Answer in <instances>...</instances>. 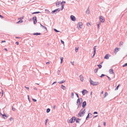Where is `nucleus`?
I'll return each mask as SVG.
<instances>
[{
  "label": "nucleus",
  "instance_id": "obj_42",
  "mask_svg": "<svg viewBox=\"0 0 127 127\" xmlns=\"http://www.w3.org/2000/svg\"><path fill=\"white\" fill-rule=\"evenodd\" d=\"M79 98H78L77 99V101L76 102V104L78 105V104L79 102Z\"/></svg>",
  "mask_w": 127,
  "mask_h": 127
},
{
  "label": "nucleus",
  "instance_id": "obj_8",
  "mask_svg": "<svg viewBox=\"0 0 127 127\" xmlns=\"http://www.w3.org/2000/svg\"><path fill=\"white\" fill-rule=\"evenodd\" d=\"M70 17L72 21H75L76 20V18L74 16L71 15L70 16Z\"/></svg>",
  "mask_w": 127,
  "mask_h": 127
},
{
  "label": "nucleus",
  "instance_id": "obj_11",
  "mask_svg": "<svg viewBox=\"0 0 127 127\" xmlns=\"http://www.w3.org/2000/svg\"><path fill=\"white\" fill-rule=\"evenodd\" d=\"M96 46H95L94 47L93 50H94V52L93 53V56H94L96 53V48L95 47H96Z\"/></svg>",
  "mask_w": 127,
  "mask_h": 127
},
{
  "label": "nucleus",
  "instance_id": "obj_17",
  "mask_svg": "<svg viewBox=\"0 0 127 127\" xmlns=\"http://www.w3.org/2000/svg\"><path fill=\"white\" fill-rule=\"evenodd\" d=\"M79 78H80V80H81V81H82V82H83V77L81 75H80V76H79Z\"/></svg>",
  "mask_w": 127,
  "mask_h": 127
},
{
  "label": "nucleus",
  "instance_id": "obj_16",
  "mask_svg": "<svg viewBox=\"0 0 127 127\" xmlns=\"http://www.w3.org/2000/svg\"><path fill=\"white\" fill-rule=\"evenodd\" d=\"M32 34L34 35H41V33H40L36 32Z\"/></svg>",
  "mask_w": 127,
  "mask_h": 127
},
{
  "label": "nucleus",
  "instance_id": "obj_14",
  "mask_svg": "<svg viewBox=\"0 0 127 127\" xmlns=\"http://www.w3.org/2000/svg\"><path fill=\"white\" fill-rule=\"evenodd\" d=\"M85 12L87 14H90V10L89 9V7H88L87 9V10L85 11Z\"/></svg>",
  "mask_w": 127,
  "mask_h": 127
},
{
  "label": "nucleus",
  "instance_id": "obj_64",
  "mask_svg": "<svg viewBox=\"0 0 127 127\" xmlns=\"http://www.w3.org/2000/svg\"><path fill=\"white\" fill-rule=\"evenodd\" d=\"M5 42V40H2L1 41V42L2 43Z\"/></svg>",
  "mask_w": 127,
  "mask_h": 127
},
{
  "label": "nucleus",
  "instance_id": "obj_52",
  "mask_svg": "<svg viewBox=\"0 0 127 127\" xmlns=\"http://www.w3.org/2000/svg\"><path fill=\"white\" fill-rule=\"evenodd\" d=\"M70 63H71V64L72 65H74V62H71Z\"/></svg>",
  "mask_w": 127,
  "mask_h": 127
},
{
  "label": "nucleus",
  "instance_id": "obj_22",
  "mask_svg": "<svg viewBox=\"0 0 127 127\" xmlns=\"http://www.w3.org/2000/svg\"><path fill=\"white\" fill-rule=\"evenodd\" d=\"M61 88L64 90L66 89V88L64 86L62 85H61Z\"/></svg>",
  "mask_w": 127,
  "mask_h": 127
},
{
  "label": "nucleus",
  "instance_id": "obj_9",
  "mask_svg": "<svg viewBox=\"0 0 127 127\" xmlns=\"http://www.w3.org/2000/svg\"><path fill=\"white\" fill-rule=\"evenodd\" d=\"M86 105V101H84L82 103V107L83 108H84Z\"/></svg>",
  "mask_w": 127,
  "mask_h": 127
},
{
  "label": "nucleus",
  "instance_id": "obj_24",
  "mask_svg": "<svg viewBox=\"0 0 127 127\" xmlns=\"http://www.w3.org/2000/svg\"><path fill=\"white\" fill-rule=\"evenodd\" d=\"M108 94L107 92H105L104 93V98L106 96L108 95Z\"/></svg>",
  "mask_w": 127,
  "mask_h": 127
},
{
  "label": "nucleus",
  "instance_id": "obj_43",
  "mask_svg": "<svg viewBox=\"0 0 127 127\" xmlns=\"http://www.w3.org/2000/svg\"><path fill=\"white\" fill-rule=\"evenodd\" d=\"M76 122L77 123H78L79 124V120H78L77 118L76 119Z\"/></svg>",
  "mask_w": 127,
  "mask_h": 127
},
{
  "label": "nucleus",
  "instance_id": "obj_27",
  "mask_svg": "<svg viewBox=\"0 0 127 127\" xmlns=\"http://www.w3.org/2000/svg\"><path fill=\"white\" fill-rule=\"evenodd\" d=\"M120 86V84H119L116 87V88L115 90H117L118 89V88Z\"/></svg>",
  "mask_w": 127,
  "mask_h": 127
},
{
  "label": "nucleus",
  "instance_id": "obj_34",
  "mask_svg": "<svg viewBox=\"0 0 127 127\" xmlns=\"http://www.w3.org/2000/svg\"><path fill=\"white\" fill-rule=\"evenodd\" d=\"M98 69V68H97L96 69H95L94 70V71L95 73H96L97 72Z\"/></svg>",
  "mask_w": 127,
  "mask_h": 127
},
{
  "label": "nucleus",
  "instance_id": "obj_6",
  "mask_svg": "<svg viewBox=\"0 0 127 127\" xmlns=\"http://www.w3.org/2000/svg\"><path fill=\"white\" fill-rule=\"evenodd\" d=\"M99 18L100 21L102 23L104 22L105 19L102 16H100Z\"/></svg>",
  "mask_w": 127,
  "mask_h": 127
},
{
  "label": "nucleus",
  "instance_id": "obj_35",
  "mask_svg": "<svg viewBox=\"0 0 127 127\" xmlns=\"http://www.w3.org/2000/svg\"><path fill=\"white\" fill-rule=\"evenodd\" d=\"M48 121V119H47L46 120L45 122V125H46L47 124V121Z\"/></svg>",
  "mask_w": 127,
  "mask_h": 127
},
{
  "label": "nucleus",
  "instance_id": "obj_31",
  "mask_svg": "<svg viewBox=\"0 0 127 127\" xmlns=\"http://www.w3.org/2000/svg\"><path fill=\"white\" fill-rule=\"evenodd\" d=\"M74 93L72 92L71 93V97L72 98H74Z\"/></svg>",
  "mask_w": 127,
  "mask_h": 127
},
{
  "label": "nucleus",
  "instance_id": "obj_63",
  "mask_svg": "<svg viewBox=\"0 0 127 127\" xmlns=\"http://www.w3.org/2000/svg\"><path fill=\"white\" fill-rule=\"evenodd\" d=\"M104 125V126H105L106 125V123L105 122H104L103 124Z\"/></svg>",
  "mask_w": 127,
  "mask_h": 127
},
{
  "label": "nucleus",
  "instance_id": "obj_61",
  "mask_svg": "<svg viewBox=\"0 0 127 127\" xmlns=\"http://www.w3.org/2000/svg\"><path fill=\"white\" fill-rule=\"evenodd\" d=\"M50 64V63L49 62H48L46 63V64Z\"/></svg>",
  "mask_w": 127,
  "mask_h": 127
},
{
  "label": "nucleus",
  "instance_id": "obj_32",
  "mask_svg": "<svg viewBox=\"0 0 127 127\" xmlns=\"http://www.w3.org/2000/svg\"><path fill=\"white\" fill-rule=\"evenodd\" d=\"M78 47H76L75 48V51L76 52H78Z\"/></svg>",
  "mask_w": 127,
  "mask_h": 127
},
{
  "label": "nucleus",
  "instance_id": "obj_59",
  "mask_svg": "<svg viewBox=\"0 0 127 127\" xmlns=\"http://www.w3.org/2000/svg\"><path fill=\"white\" fill-rule=\"evenodd\" d=\"M91 25L90 23H88L87 24V25L88 26L89 25Z\"/></svg>",
  "mask_w": 127,
  "mask_h": 127
},
{
  "label": "nucleus",
  "instance_id": "obj_37",
  "mask_svg": "<svg viewBox=\"0 0 127 127\" xmlns=\"http://www.w3.org/2000/svg\"><path fill=\"white\" fill-rule=\"evenodd\" d=\"M54 30L55 31V32H60V31H58L56 29H54Z\"/></svg>",
  "mask_w": 127,
  "mask_h": 127
},
{
  "label": "nucleus",
  "instance_id": "obj_25",
  "mask_svg": "<svg viewBox=\"0 0 127 127\" xmlns=\"http://www.w3.org/2000/svg\"><path fill=\"white\" fill-rule=\"evenodd\" d=\"M61 2V1H59L58 2L56 3V6L59 7V3Z\"/></svg>",
  "mask_w": 127,
  "mask_h": 127
},
{
  "label": "nucleus",
  "instance_id": "obj_28",
  "mask_svg": "<svg viewBox=\"0 0 127 127\" xmlns=\"http://www.w3.org/2000/svg\"><path fill=\"white\" fill-rule=\"evenodd\" d=\"M50 111V109L49 108H48L47 109L46 112L47 113H48Z\"/></svg>",
  "mask_w": 127,
  "mask_h": 127
},
{
  "label": "nucleus",
  "instance_id": "obj_18",
  "mask_svg": "<svg viewBox=\"0 0 127 127\" xmlns=\"http://www.w3.org/2000/svg\"><path fill=\"white\" fill-rule=\"evenodd\" d=\"M104 58L105 59H108L109 58L108 55V54L106 55L104 57Z\"/></svg>",
  "mask_w": 127,
  "mask_h": 127
},
{
  "label": "nucleus",
  "instance_id": "obj_57",
  "mask_svg": "<svg viewBox=\"0 0 127 127\" xmlns=\"http://www.w3.org/2000/svg\"><path fill=\"white\" fill-rule=\"evenodd\" d=\"M57 83V82L56 81L54 82L52 84V85H53L55 83Z\"/></svg>",
  "mask_w": 127,
  "mask_h": 127
},
{
  "label": "nucleus",
  "instance_id": "obj_29",
  "mask_svg": "<svg viewBox=\"0 0 127 127\" xmlns=\"http://www.w3.org/2000/svg\"><path fill=\"white\" fill-rule=\"evenodd\" d=\"M40 12H39L38 11V12H34L33 13H32V14H38L39 13H40Z\"/></svg>",
  "mask_w": 127,
  "mask_h": 127
},
{
  "label": "nucleus",
  "instance_id": "obj_40",
  "mask_svg": "<svg viewBox=\"0 0 127 127\" xmlns=\"http://www.w3.org/2000/svg\"><path fill=\"white\" fill-rule=\"evenodd\" d=\"M123 42L122 41H121L120 43V45H123Z\"/></svg>",
  "mask_w": 127,
  "mask_h": 127
},
{
  "label": "nucleus",
  "instance_id": "obj_53",
  "mask_svg": "<svg viewBox=\"0 0 127 127\" xmlns=\"http://www.w3.org/2000/svg\"><path fill=\"white\" fill-rule=\"evenodd\" d=\"M13 119V118H12V117H11L10 119V121H12V120Z\"/></svg>",
  "mask_w": 127,
  "mask_h": 127
},
{
  "label": "nucleus",
  "instance_id": "obj_55",
  "mask_svg": "<svg viewBox=\"0 0 127 127\" xmlns=\"http://www.w3.org/2000/svg\"><path fill=\"white\" fill-rule=\"evenodd\" d=\"M0 17L1 18H3V16H2L1 15H0Z\"/></svg>",
  "mask_w": 127,
  "mask_h": 127
},
{
  "label": "nucleus",
  "instance_id": "obj_33",
  "mask_svg": "<svg viewBox=\"0 0 127 127\" xmlns=\"http://www.w3.org/2000/svg\"><path fill=\"white\" fill-rule=\"evenodd\" d=\"M23 22V21L22 20H20L19 21H18L17 22V23L18 24L20 23H21Z\"/></svg>",
  "mask_w": 127,
  "mask_h": 127
},
{
  "label": "nucleus",
  "instance_id": "obj_58",
  "mask_svg": "<svg viewBox=\"0 0 127 127\" xmlns=\"http://www.w3.org/2000/svg\"><path fill=\"white\" fill-rule=\"evenodd\" d=\"M97 112L96 111L94 113V114H97Z\"/></svg>",
  "mask_w": 127,
  "mask_h": 127
},
{
  "label": "nucleus",
  "instance_id": "obj_49",
  "mask_svg": "<svg viewBox=\"0 0 127 127\" xmlns=\"http://www.w3.org/2000/svg\"><path fill=\"white\" fill-rule=\"evenodd\" d=\"M25 87L28 90H29V87H26V86H25Z\"/></svg>",
  "mask_w": 127,
  "mask_h": 127
},
{
  "label": "nucleus",
  "instance_id": "obj_7",
  "mask_svg": "<svg viewBox=\"0 0 127 127\" xmlns=\"http://www.w3.org/2000/svg\"><path fill=\"white\" fill-rule=\"evenodd\" d=\"M32 19L33 20L34 24H35L37 22L36 17L35 16L34 17H33Z\"/></svg>",
  "mask_w": 127,
  "mask_h": 127
},
{
  "label": "nucleus",
  "instance_id": "obj_5",
  "mask_svg": "<svg viewBox=\"0 0 127 127\" xmlns=\"http://www.w3.org/2000/svg\"><path fill=\"white\" fill-rule=\"evenodd\" d=\"M60 11V8H58L52 11L51 13L52 14H53L54 13L55 14H56V13L59 12Z\"/></svg>",
  "mask_w": 127,
  "mask_h": 127
},
{
  "label": "nucleus",
  "instance_id": "obj_48",
  "mask_svg": "<svg viewBox=\"0 0 127 127\" xmlns=\"http://www.w3.org/2000/svg\"><path fill=\"white\" fill-rule=\"evenodd\" d=\"M32 100L34 101V102H36V101H37V100L36 99H33V98L32 99Z\"/></svg>",
  "mask_w": 127,
  "mask_h": 127
},
{
  "label": "nucleus",
  "instance_id": "obj_45",
  "mask_svg": "<svg viewBox=\"0 0 127 127\" xmlns=\"http://www.w3.org/2000/svg\"><path fill=\"white\" fill-rule=\"evenodd\" d=\"M24 17H20V18H18V20L20 19V20H22L23 19Z\"/></svg>",
  "mask_w": 127,
  "mask_h": 127
},
{
  "label": "nucleus",
  "instance_id": "obj_54",
  "mask_svg": "<svg viewBox=\"0 0 127 127\" xmlns=\"http://www.w3.org/2000/svg\"><path fill=\"white\" fill-rule=\"evenodd\" d=\"M80 112H79V113L77 115V116H79L80 117Z\"/></svg>",
  "mask_w": 127,
  "mask_h": 127
},
{
  "label": "nucleus",
  "instance_id": "obj_26",
  "mask_svg": "<svg viewBox=\"0 0 127 127\" xmlns=\"http://www.w3.org/2000/svg\"><path fill=\"white\" fill-rule=\"evenodd\" d=\"M88 114H89L90 118H91L92 117L93 115L91 113H88Z\"/></svg>",
  "mask_w": 127,
  "mask_h": 127
},
{
  "label": "nucleus",
  "instance_id": "obj_3",
  "mask_svg": "<svg viewBox=\"0 0 127 127\" xmlns=\"http://www.w3.org/2000/svg\"><path fill=\"white\" fill-rule=\"evenodd\" d=\"M99 84L98 82H94L92 80L90 81V84L93 86H97Z\"/></svg>",
  "mask_w": 127,
  "mask_h": 127
},
{
  "label": "nucleus",
  "instance_id": "obj_30",
  "mask_svg": "<svg viewBox=\"0 0 127 127\" xmlns=\"http://www.w3.org/2000/svg\"><path fill=\"white\" fill-rule=\"evenodd\" d=\"M63 57H60V59L61 60V64L63 62Z\"/></svg>",
  "mask_w": 127,
  "mask_h": 127
},
{
  "label": "nucleus",
  "instance_id": "obj_12",
  "mask_svg": "<svg viewBox=\"0 0 127 127\" xmlns=\"http://www.w3.org/2000/svg\"><path fill=\"white\" fill-rule=\"evenodd\" d=\"M87 92L88 91L86 90H84L82 91V94L83 95H85L86 93H87Z\"/></svg>",
  "mask_w": 127,
  "mask_h": 127
},
{
  "label": "nucleus",
  "instance_id": "obj_23",
  "mask_svg": "<svg viewBox=\"0 0 127 127\" xmlns=\"http://www.w3.org/2000/svg\"><path fill=\"white\" fill-rule=\"evenodd\" d=\"M40 25L41 27H42L43 28H44L45 29H46V30L47 31V29L45 26L41 24H40Z\"/></svg>",
  "mask_w": 127,
  "mask_h": 127
},
{
  "label": "nucleus",
  "instance_id": "obj_47",
  "mask_svg": "<svg viewBox=\"0 0 127 127\" xmlns=\"http://www.w3.org/2000/svg\"><path fill=\"white\" fill-rule=\"evenodd\" d=\"M75 94L76 95L77 97L78 98H79V96L78 94L77 93H75Z\"/></svg>",
  "mask_w": 127,
  "mask_h": 127
},
{
  "label": "nucleus",
  "instance_id": "obj_46",
  "mask_svg": "<svg viewBox=\"0 0 127 127\" xmlns=\"http://www.w3.org/2000/svg\"><path fill=\"white\" fill-rule=\"evenodd\" d=\"M61 42L62 44H64V42L62 40H61Z\"/></svg>",
  "mask_w": 127,
  "mask_h": 127
},
{
  "label": "nucleus",
  "instance_id": "obj_56",
  "mask_svg": "<svg viewBox=\"0 0 127 127\" xmlns=\"http://www.w3.org/2000/svg\"><path fill=\"white\" fill-rule=\"evenodd\" d=\"M27 96H28V100H29V101L30 102V98L29 97V95H28Z\"/></svg>",
  "mask_w": 127,
  "mask_h": 127
},
{
  "label": "nucleus",
  "instance_id": "obj_41",
  "mask_svg": "<svg viewBox=\"0 0 127 127\" xmlns=\"http://www.w3.org/2000/svg\"><path fill=\"white\" fill-rule=\"evenodd\" d=\"M106 75H105V74H102L101 75V76H100V77H101V78H102V77H103V76H106Z\"/></svg>",
  "mask_w": 127,
  "mask_h": 127
},
{
  "label": "nucleus",
  "instance_id": "obj_15",
  "mask_svg": "<svg viewBox=\"0 0 127 127\" xmlns=\"http://www.w3.org/2000/svg\"><path fill=\"white\" fill-rule=\"evenodd\" d=\"M109 72L110 74H113L114 73L113 70L112 69H110L109 70Z\"/></svg>",
  "mask_w": 127,
  "mask_h": 127
},
{
  "label": "nucleus",
  "instance_id": "obj_36",
  "mask_svg": "<svg viewBox=\"0 0 127 127\" xmlns=\"http://www.w3.org/2000/svg\"><path fill=\"white\" fill-rule=\"evenodd\" d=\"M97 66H98V67L99 68H101L102 67L101 65L100 64L98 65Z\"/></svg>",
  "mask_w": 127,
  "mask_h": 127
},
{
  "label": "nucleus",
  "instance_id": "obj_38",
  "mask_svg": "<svg viewBox=\"0 0 127 127\" xmlns=\"http://www.w3.org/2000/svg\"><path fill=\"white\" fill-rule=\"evenodd\" d=\"M126 66H127V63H125L122 66L123 67H124Z\"/></svg>",
  "mask_w": 127,
  "mask_h": 127
},
{
  "label": "nucleus",
  "instance_id": "obj_50",
  "mask_svg": "<svg viewBox=\"0 0 127 127\" xmlns=\"http://www.w3.org/2000/svg\"><path fill=\"white\" fill-rule=\"evenodd\" d=\"M12 110L13 111H15V110L16 109L15 108H14L13 107V106H12Z\"/></svg>",
  "mask_w": 127,
  "mask_h": 127
},
{
  "label": "nucleus",
  "instance_id": "obj_13",
  "mask_svg": "<svg viewBox=\"0 0 127 127\" xmlns=\"http://www.w3.org/2000/svg\"><path fill=\"white\" fill-rule=\"evenodd\" d=\"M118 48H116L114 50V53L116 55L117 52H118Z\"/></svg>",
  "mask_w": 127,
  "mask_h": 127
},
{
  "label": "nucleus",
  "instance_id": "obj_20",
  "mask_svg": "<svg viewBox=\"0 0 127 127\" xmlns=\"http://www.w3.org/2000/svg\"><path fill=\"white\" fill-rule=\"evenodd\" d=\"M82 103V101H81V102L80 100H79V104L78 105V108H79L81 106V105Z\"/></svg>",
  "mask_w": 127,
  "mask_h": 127
},
{
  "label": "nucleus",
  "instance_id": "obj_21",
  "mask_svg": "<svg viewBox=\"0 0 127 127\" xmlns=\"http://www.w3.org/2000/svg\"><path fill=\"white\" fill-rule=\"evenodd\" d=\"M2 118L4 119L5 118V117H8V116H7L6 114H2Z\"/></svg>",
  "mask_w": 127,
  "mask_h": 127
},
{
  "label": "nucleus",
  "instance_id": "obj_19",
  "mask_svg": "<svg viewBox=\"0 0 127 127\" xmlns=\"http://www.w3.org/2000/svg\"><path fill=\"white\" fill-rule=\"evenodd\" d=\"M65 82V81L64 80H63L58 82V83L60 84H61L62 83H63L64 82Z\"/></svg>",
  "mask_w": 127,
  "mask_h": 127
},
{
  "label": "nucleus",
  "instance_id": "obj_62",
  "mask_svg": "<svg viewBox=\"0 0 127 127\" xmlns=\"http://www.w3.org/2000/svg\"><path fill=\"white\" fill-rule=\"evenodd\" d=\"M4 50L6 51H7V49L6 48H4Z\"/></svg>",
  "mask_w": 127,
  "mask_h": 127
},
{
  "label": "nucleus",
  "instance_id": "obj_4",
  "mask_svg": "<svg viewBox=\"0 0 127 127\" xmlns=\"http://www.w3.org/2000/svg\"><path fill=\"white\" fill-rule=\"evenodd\" d=\"M82 22H80L78 23L77 25V27L79 29H81L82 28L81 26H82Z\"/></svg>",
  "mask_w": 127,
  "mask_h": 127
},
{
  "label": "nucleus",
  "instance_id": "obj_10",
  "mask_svg": "<svg viewBox=\"0 0 127 127\" xmlns=\"http://www.w3.org/2000/svg\"><path fill=\"white\" fill-rule=\"evenodd\" d=\"M63 3H65V2L64 1H63L62 2H61V4H62V7L61 8V10H62L64 8V4H63Z\"/></svg>",
  "mask_w": 127,
  "mask_h": 127
},
{
  "label": "nucleus",
  "instance_id": "obj_39",
  "mask_svg": "<svg viewBox=\"0 0 127 127\" xmlns=\"http://www.w3.org/2000/svg\"><path fill=\"white\" fill-rule=\"evenodd\" d=\"M90 117H89V114H88V115H87L86 117V120H88V119Z\"/></svg>",
  "mask_w": 127,
  "mask_h": 127
},
{
  "label": "nucleus",
  "instance_id": "obj_60",
  "mask_svg": "<svg viewBox=\"0 0 127 127\" xmlns=\"http://www.w3.org/2000/svg\"><path fill=\"white\" fill-rule=\"evenodd\" d=\"M16 44L17 45H18L19 44V42H16Z\"/></svg>",
  "mask_w": 127,
  "mask_h": 127
},
{
  "label": "nucleus",
  "instance_id": "obj_1",
  "mask_svg": "<svg viewBox=\"0 0 127 127\" xmlns=\"http://www.w3.org/2000/svg\"><path fill=\"white\" fill-rule=\"evenodd\" d=\"M76 120V117L75 116L73 117L70 120H67V121L68 123H72L74 122Z\"/></svg>",
  "mask_w": 127,
  "mask_h": 127
},
{
  "label": "nucleus",
  "instance_id": "obj_44",
  "mask_svg": "<svg viewBox=\"0 0 127 127\" xmlns=\"http://www.w3.org/2000/svg\"><path fill=\"white\" fill-rule=\"evenodd\" d=\"M101 23L100 22L99 24H97V29H99V25Z\"/></svg>",
  "mask_w": 127,
  "mask_h": 127
},
{
  "label": "nucleus",
  "instance_id": "obj_51",
  "mask_svg": "<svg viewBox=\"0 0 127 127\" xmlns=\"http://www.w3.org/2000/svg\"><path fill=\"white\" fill-rule=\"evenodd\" d=\"M106 76L108 78V79H109V81L110 80H111V78H110L109 77V76Z\"/></svg>",
  "mask_w": 127,
  "mask_h": 127
},
{
  "label": "nucleus",
  "instance_id": "obj_2",
  "mask_svg": "<svg viewBox=\"0 0 127 127\" xmlns=\"http://www.w3.org/2000/svg\"><path fill=\"white\" fill-rule=\"evenodd\" d=\"M82 109L83 108H82L79 112L81 114L80 115V117L83 116H84V114L86 112L85 109H84L83 111H82Z\"/></svg>",
  "mask_w": 127,
  "mask_h": 127
}]
</instances>
